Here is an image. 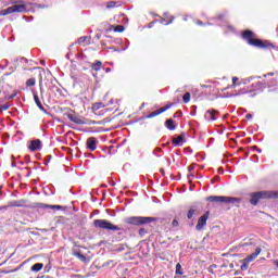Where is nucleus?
Returning a JSON list of instances; mask_svg holds the SVG:
<instances>
[{"mask_svg": "<svg viewBox=\"0 0 278 278\" xmlns=\"http://www.w3.org/2000/svg\"><path fill=\"white\" fill-rule=\"evenodd\" d=\"M241 270H248L249 269V264H251L250 262H247V258L241 261Z\"/></svg>", "mask_w": 278, "mask_h": 278, "instance_id": "23", "label": "nucleus"}, {"mask_svg": "<svg viewBox=\"0 0 278 278\" xmlns=\"http://www.w3.org/2000/svg\"><path fill=\"white\" fill-rule=\"evenodd\" d=\"M194 214H197V208L191 207L187 213V218L190 220L194 216Z\"/></svg>", "mask_w": 278, "mask_h": 278, "instance_id": "22", "label": "nucleus"}, {"mask_svg": "<svg viewBox=\"0 0 278 278\" xmlns=\"http://www.w3.org/2000/svg\"><path fill=\"white\" fill-rule=\"evenodd\" d=\"M34 99L37 108H39V110H45V108L42 106V102H40V98H38V94L35 93Z\"/></svg>", "mask_w": 278, "mask_h": 278, "instance_id": "21", "label": "nucleus"}, {"mask_svg": "<svg viewBox=\"0 0 278 278\" xmlns=\"http://www.w3.org/2000/svg\"><path fill=\"white\" fill-rule=\"evenodd\" d=\"M173 104H167L165 108H161L152 113L149 114L148 118H153L155 116H160V114H163V112H166V110H170Z\"/></svg>", "mask_w": 278, "mask_h": 278, "instance_id": "8", "label": "nucleus"}, {"mask_svg": "<svg viewBox=\"0 0 278 278\" xmlns=\"http://www.w3.org/2000/svg\"><path fill=\"white\" fill-rule=\"evenodd\" d=\"M189 170H194V165H190Z\"/></svg>", "mask_w": 278, "mask_h": 278, "instance_id": "37", "label": "nucleus"}, {"mask_svg": "<svg viewBox=\"0 0 278 278\" xmlns=\"http://www.w3.org/2000/svg\"><path fill=\"white\" fill-rule=\"evenodd\" d=\"M198 25H203V23L202 22H198Z\"/></svg>", "mask_w": 278, "mask_h": 278, "instance_id": "39", "label": "nucleus"}, {"mask_svg": "<svg viewBox=\"0 0 278 278\" xmlns=\"http://www.w3.org/2000/svg\"><path fill=\"white\" fill-rule=\"evenodd\" d=\"M111 72H112V68H110V67L105 68V73H111Z\"/></svg>", "mask_w": 278, "mask_h": 278, "instance_id": "35", "label": "nucleus"}, {"mask_svg": "<svg viewBox=\"0 0 278 278\" xmlns=\"http://www.w3.org/2000/svg\"><path fill=\"white\" fill-rule=\"evenodd\" d=\"M87 148L90 151H94L97 149V139L94 137H91L87 140Z\"/></svg>", "mask_w": 278, "mask_h": 278, "instance_id": "12", "label": "nucleus"}, {"mask_svg": "<svg viewBox=\"0 0 278 278\" xmlns=\"http://www.w3.org/2000/svg\"><path fill=\"white\" fill-rule=\"evenodd\" d=\"M143 231H144V230H143V229H141V230H140V233H143Z\"/></svg>", "mask_w": 278, "mask_h": 278, "instance_id": "42", "label": "nucleus"}, {"mask_svg": "<svg viewBox=\"0 0 278 278\" xmlns=\"http://www.w3.org/2000/svg\"><path fill=\"white\" fill-rule=\"evenodd\" d=\"M29 151H40L42 149V142L40 139L33 140L28 147Z\"/></svg>", "mask_w": 278, "mask_h": 278, "instance_id": "7", "label": "nucleus"}, {"mask_svg": "<svg viewBox=\"0 0 278 278\" xmlns=\"http://www.w3.org/2000/svg\"><path fill=\"white\" fill-rule=\"evenodd\" d=\"M207 218H210V214L205 213L198 219V224L195 226L197 231H203V229H205V225H207Z\"/></svg>", "mask_w": 278, "mask_h": 278, "instance_id": "6", "label": "nucleus"}, {"mask_svg": "<svg viewBox=\"0 0 278 278\" xmlns=\"http://www.w3.org/2000/svg\"><path fill=\"white\" fill-rule=\"evenodd\" d=\"M14 97H16V92H14V93L8 96V99H14Z\"/></svg>", "mask_w": 278, "mask_h": 278, "instance_id": "34", "label": "nucleus"}, {"mask_svg": "<svg viewBox=\"0 0 278 278\" xmlns=\"http://www.w3.org/2000/svg\"><path fill=\"white\" fill-rule=\"evenodd\" d=\"M116 1H110V2H108L106 3V8L109 9V10H111V8H116Z\"/></svg>", "mask_w": 278, "mask_h": 278, "instance_id": "29", "label": "nucleus"}, {"mask_svg": "<svg viewBox=\"0 0 278 278\" xmlns=\"http://www.w3.org/2000/svg\"><path fill=\"white\" fill-rule=\"evenodd\" d=\"M274 74L273 73H269L267 75H264V77H268V76H273Z\"/></svg>", "mask_w": 278, "mask_h": 278, "instance_id": "38", "label": "nucleus"}, {"mask_svg": "<svg viewBox=\"0 0 278 278\" xmlns=\"http://www.w3.org/2000/svg\"><path fill=\"white\" fill-rule=\"evenodd\" d=\"M165 125H166L167 129H170V131H173L175 129V121H173V119H167L165 122Z\"/></svg>", "mask_w": 278, "mask_h": 278, "instance_id": "20", "label": "nucleus"}, {"mask_svg": "<svg viewBox=\"0 0 278 278\" xmlns=\"http://www.w3.org/2000/svg\"><path fill=\"white\" fill-rule=\"evenodd\" d=\"M155 218L153 217H140V216H132V217H127L125 219V223L127 225H149V223H153Z\"/></svg>", "mask_w": 278, "mask_h": 278, "instance_id": "5", "label": "nucleus"}, {"mask_svg": "<svg viewBox=\"0 0 278 278\" xmlns=\"http://www.w3.org/2000/svg\"><path fill=\"white\" fill-rule=\"evenodd\" d=\"M206 201H210V203H226V197L211 195V197L206 198Z\"/></svg>", "mask_w": 278, "mask_h": 278, "instance_id": "9", "label": "nucleus"}, {"mask_svg": "<svg viewBox=\"0 0 278 278\" xmlns=\"http://www.w3.org/2000/svg\"><path fill=\"white\" fill-rule=\"evenodd\" d=\"M241 202L240 198L226 197V203H231V205H240Z\"/></svg>", "mask_w": 278, "mask_h": 278, "instance_id": "16", "label": "nucleus"}, {"mask_svg": "<svg viewBox=\"0 0 278 278\" xmlns=\"http://www.w3.org/2000/svg\"><path fill=\"white\" fill-rule=\"evenodd\" d=\"M238 77H232V88H236V81H238Z\"/></svg>", "mask_w": 278, "mask_h": 278, "instance_id": "32", "label": "nucleus"}, {"mask_svg": "<svg viewBox=\"0 0 278 278\" xmlns=\"http://www.w3.org/2000/svg\"><path fill=\"white\" fill-rule=\"evenodd\" d=\"M16 207H21V204H15Z\"/></svg>", "mask_w": 278, "mask_h": 278, "instance_id": "40", "label": "nucleus"}, {"mask_svg": "<svg viewBox=\"0 0 278 278\" xmlns=\"http://www.w3.org/2000/svg\"><path fill=\"white\" fill-rule=\"evenodd\" d=\"M176 275H184V269L179 263L176 265Z\"/></svg>", "mask_w": 278, "mask_h": 278, "instance_id": "26", "label": "nucleus"}, {"mask_svg": "<svg viewBox=\"0 0 278 278\" xmlns=\"http://www.w3.org/2000/svg\"><path fill=\"white\" fill-rule=\"evenodd\" d=\"M172 227H179V220L174 219V220L172 222Z\"/></svg>", "mask_w": 278, "mask_h": 278, "instance_id": "31", "label": "nucleus"}, {"mask_svg": "<svg viewBox=\"0 0 278 278\" xmlns=\"http://www.w3.org/2000/svg\"><path fill=\"white\" fill-rule=\"evenodd\" d=\"M245 118H253V115L247 114V115H245Z\"/></svg>", "mask_w": 278, "mask_h": 278, "instance_id": "36", "label": "nucleus"}, {"mask_svg": "<svg viewBox=\"0 0 278 278\" xmlns=\"http://www.w3.org/2000/svg\"><path fill=\"white\" fill-rule=\"evenodd\" d=\"M242 37L247 40L248 45L252 47H258V49H266V47H268L264 41L256 39L255 34L251 30L243 31Z\"/></svg>", "mask_w": 278, "mask_h": 278, "instance_id": "1", "label": "nucleus"}, {"mask_svg": "<svg viewBox=\"0 0 278 278\" xmlns=\"http://www.w3.org/2000/svg\"><path fill=\"white\" fill-rule=\"evenodd\" d=\"M103 63H101V61H97L92 66L91 68L93 71H101V66H102Z\"/></svg>", "mask_w": 278, "mask_h": 278, "instance_id": "24", "label": "nucleus"}, {"mask_svg": "<svg viewBox=\"0 0 278 278\" xmlns=\"http://www.w3.org/2000/svg\"><path fill=\"white\" fill-rule=\"evenodd\" d=\"M143 231H144V230H143V229H141V230H140V233H143Z\"/></svg>", "mask_w": 278, "mask_h": 278, "instance_id": "43", "label": "nucleus"}, {"mask_svg": "<svg viewBox=\"0 0 278 278\" xmlns=\"http://www.w3.org/2000/svg\"><path fill=\"white\" fill-rule=\"evenodd\" d=\"M23 12H27V7H25V4H14L8 9L1 10L0 16H8V14H22Z\"/></svg>", "mask_w": 278, "mask_h": 278, "instance_id": "4", "label": "nucleus"}, {"mask_svg": "<svg viewBox=\"0 0 278 278\" xmlns=\"http://www.w3.org/2000/svg\"><path fill=\"white\" fill-rule=\"evenodd\" d=\"M67 118L70 121H72V123H75L76 125H84L86 122H84V119H81L80 117H77L73 114H68Z\"/></svg>", "mask_w": 278, "mask_h": 278, "instance_id": "13", "label": "nucleus"}, {"mask_svg": "<svg viewBox=\"0 0 278 278\" xmlns=\"http://www.w3.org/2000/svg\"><path fill=\"white\" fill-rule=\"evenodd\" d=\"M262 253V248H256L255 252L245 257L247 262H253L256 260L257 255Z\"/></svg>", "mask_w": 278, "mask_h": 278, "instance_id": "14", "label": "nucleus"}, {"mask_svg": "<svg viewBox=\"0 0 278 278\" xmlns=\"http://www.w3.org/2000/svg\"><path fill=\"white\" fill-rule=\"evenodd\" d=\"M72 255H74V257H77V260H79L80 262H88L86 255L81 254V252L77 250H73Z\"/></svg>", "mask_w": 278, "mask_h": 278, "instance_id": "15", "label": "nucleus"}, {"mask_svg": "<svg viewBox=\"0 0 278 278\" xmlns=\"http://www.w3.org/2000/svg\"><path fill=\"white\" fill-rule=\"evenodd\" d=\"M3 110H8V106H3Z\"/></svg>", "mask_w": 278, "mask_h": 278, "instance_id": "41", "label": "nucleus"}, {"mask_svg": "<svg viewBox=\"0 0 278 278\" xmlns=\"http://www.w3.org/2000/svg\"><path fill=\"white\" fill-rule=\"evenodd\" d=\"M250 203L251 205H257L261 199H273L275 198V193L273 191H258L250 194Z\"/></svg>", "mask_w": 278, "mask_h": 278, "instance_id": "2", "label": "nucleus"}, {"mask_svg": "<svg viewBox=\"0 0 278 278\" xmlns=\"http://www.w3.org/2000/svg\"><path fill=\"white\" fill-rule=\"evenodd\" d=\"M36 207H40L42 210H62V206L60 205H49L45 203H37Z\"/></svg>", "mask_w": 278, "mask_h": 278, "instance_id": "10", "label": "nucleus"}, {"mask_svg": "<svg viewBox=\"0 0 278 278\" xmlns=\"http://www.w3.org/2000/svg\"><path fill=\"white\" fill-rule=\"evenodd\" d=\"M240 94H247L245 90H239L237 93H232L231 97H240Z\"/></svg>", "mask_w": 278, "mask_h": 278, "instance_id": "30", "label": "nucleus"}, {"mask_svg": "<svg viewBox=\"0 0 278 278\" xmlns=\"http://www.w3.org/2000/svg\"><path fill=\"white\" fill-rule=\"evenodd\" d=\"M216 114H218V111L211 110V111H206L204 116L206 121H216Z\"/></svg>", "mask_w": 278, "mask_h": 278, "instance_id": "11", "label": "nucleus"}, {"mask_svg": "<svg viewBox=\"0 0 278 278\" xmlns=\"http://www.w3.org/2000/svg\"><path fill=\"white\" fill-rule=\"evenodd\" d=\"M26 86H28V87L36 86V78H29L26 81Z\"/></svg>", "mask_w": 278, "mask_h": 278, "instance_id": "27", "label": "nucleus"}, {"mask_svg": "<svg viewBox=\"0 0 278 278\" xmlns=\"http://www.w3.org/2000/svg\"><path fill=\"white\" fill-rule=\"evenodd\" d=\"M114 31H117V33H123L125 31V26L123 25H117L115 28H114Z\"/></svg>", "mask_w": 278, "mask_h": 278, "instance_id": "28", "label": "nucleus"}, {"mask_svg": "<svg viewBox=\"0 0 278 278\" xmlns=\"http://www.w3.org/2000/svg\"><path fill=\"white\" fill-rule=\"evenodd\" d=\"M90 42V37H80L78 39V45H81L83 47H88V43Z\"/></svg>", "mask_w": 278, "mask_h": 278, "instance_id": "18", "label": "nucleus"}, {"mask_svg": "<svg viewBox=\"0 0 278 278\" xmlns=\"http://www.w3.org/2000/svg\"><path fill=\"white\" fill-rule=\"evenodd\" d=\"M161 23H162L163 25H168V24L173 23V18H172L169 22H166V23H164V20H162Z\"/></svg>", "mask_w": 278, "mask_h": 278, "instance_id": "33", "label": "nucleus"}, {"mask_svg": "<svg viewBox=\"0 0 278 278\" xmlns=\"http://www.w3.org/2000/svg\"><path fill=\"white\" fill-rule=\"evenodd\" d=\"M42 268H45V264H42V263H36L35 265H33V266L30 267V270H31L33 273H40V270H41Z\"/></svg>", "mask_w": 278, "mask_h": 278, "instance_id": "17", "label": "nucleus"}, {"mask_svg": "<svg viewBox=\"0 0 278 278\" xmlns=\"http://www.w3.org/2000/svg\"><path fill=\"white\" fill-rule=\"evenodd\" d=\"M190 92H186L182 97L184 103H190Z\"/></svg>", "mask_w": 278, "mask_h": 278, "instance_id": "25", "label": "nucleus"}, {"mask_svg": "<svg viewBox=\"0 0 278 278\" xmlns=\"http://www.w3.org/2000/svg\"><path fill=\"white\" fill-rule=\"evenodd\" d=\"M184 143V137L182 136H178L176 138L173 139V144H175V147H180V144Z\"/></svg>", "mask_w": 278, "mask_h": 278, "instance_id": "19", "label": "nucleus"}, {"mask_svg": "<svg viewBox=\"0 0 278 278\" xmlns=\"http://www.w3.org/2000/svg\"><path fill=\"white\" fill-rule=\"evenodd\" d=\"M94 227L98 229H106L108 231H121V228L108 219H96L93 222Z\"/></svg>", "mask_w": 278, "mask_h": 278, "instance_id": "3", "label": "nucleus"}]
</instances>
